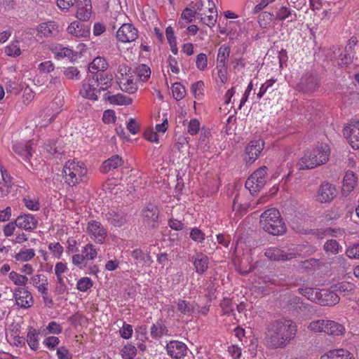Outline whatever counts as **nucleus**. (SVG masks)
Here are the masks:
<instances>
[{
	"mask_svg": "<svg viewBox=\"0 0 359 359\" xmlns=\"http://www.w3.org/2000/svg\"><path fill=\"white\" fill-rule=\"evenodd\" d=\"M108 67L106 60L101 57L95 58L90 64L88 69L90 74L104 72Z\"/></svg>",
	"mask_w": 359,
	"mask_h": 359,
	"instance_id": "35",
	"label": "nucleus"
},
{
	"mask_svg": "<svg viewBox=\"0 0 359 359\" xmlns=\"http://www.w3.org/2000/svg\"><path fill=\"white\" fill-rule=\"evenodd\" d=\"M177 310L184 315H191L194 306L191 303L184 299H179L177 303Z\"/></svg>",
	"mask_w": 359,
	"mask_h": 359,
	"instance_id": "40",
	"label": "nucleus"
},
{
	"mask_svg": "<svg viewBox=\"0 0 359 359\" xmlns=\"http://www.w3.org/2000/svg\"><path fill=\"white\" fill-rule=\"evenodd\" d=\"M105 219L112 226L121 227L128 222L129 216L122 210H111L105 214Z\"/></svg>",
	"mask_w": 359,
	"mask_h": 359,
	"instance_id": "13",
	"label": "nucleus"
},
{
	"mask_svg": "<svg viewBox=\"0 0 359 359\" xmlns=\"http://www.w3.org/2000/svg\"><path fill=\"white\" fill-rule=\"evenodd\" d=\"M169 330L162 320L154 323L150 329L151 336L154 339H158L163 336L169 335Z\"/></svg>",
	"mask_w": 359,
	"mask_h": 359,
	"instance_id": "32",
	"label": "nucleus"
},
{
	"mask_svg": "<svg viewBox=\"0 0 359 359\" xmlns=\"http://www.w3.org/2000/svg\"><path fill=\"white\" fill-rule=\"evenodd\" d=\"M123 359H133L137 354V348L130 344H126L121 351Z\"/></svg>",
	"mask_w": 359,
	"mask_h": 359,
	"instance_id": "43",
	"label": "nucleus"
},
{
	"mask_svg": "<svg viewBox=\"0 0 359 359\" xmlns=\"http://www.w3.org/2000/svg\"><path fill=\"white\" fill-rule=\"evenodd\" d=\"M36 219L31 214H25L18 216L15 221V225L27 231H32L36 228L37 226Z\"/></svg>",
	"mask_w": 359,
	"mask_h": 359,
	"instance_id": "19",
	"label": "nucleus"
},
{
	"mask_svg": "<svg viewBox=\"0 0 359 359\" xmlns=\"http://www.w3.org/2000/svg\"><path fill=\"white\" fill-rule=\"evenodd\" d=\"M58 359H72V355L65 346H61L57 350Z\"/></svg>",
	"mask_w": 359,
	"mask_h": 359,
	"instance_id": "63",
	"label": "nucleus"
},
{
	"mask_svg": "<svg viewBox=\"0 0 359 359\" xmlns=\"http://www.w3.org/2000/svg\"><path fill=\"white\" fill-rule=\"evenodd\" d=\"M332 288L344 296L352 294L355 288V285L351 282L342 281L334 284L332 286Z\"/></svg>",
	"mask_w": 359,
	"mask_h": 359,
	"instance_id": "33",
	"label": "nucleus"
},
{
	"mask_svg": "<svg viewBox=\"0 0 359 359\" xmlns=\"http://www.w3.org/2000/svg\"><path fill=\"white\" fill-rule=\"evenodd\" d=\"M86 261L82 252L81 254H76L72 256V263L80 269H83L86 266Z\"/></svg>",
	"mask_w": 359,
	"mask_h": 359,
	"instance_id": "55",
	"label": "nucleus"
},
{
	"mask_svg": "<svg viewBox=\"0 0 359 359\" xmlns=\"http://www.w3.org/2000/svg\"><path fill=\"white\" fill-rule=\"evenodd\" d=\"M196 14L197 13L194 9L185 8L181 14V18L186 20L187 23H190L193 21Z\"/></svg>",
	"mask_w": 359,
	"mask_h": 359,
	"instance_id": "53",
	"label": "nucleus"
},
{
	"mask_svg": "<svg viewBox=\"0 0 359 359\" xmlns=\"http://www.w3.org/2000/svg\"><path fill=\"white\" fill-rule=\"evenodd\" d=\"M189 260L193 263L198 274H203L208 268L209 259L203 253H196V255L190 257Z\"/></svg>",
	"mask_w": 359,
	"mask_h": 359,
	"instance_id": "18",
	"label": "nucleus"
},
{
	"mask_svg": "<svg viewBox=\"0 0 359 359\" xmlns=\"http://www.w3.org/2000/svg\"><path fill=\"white\" fill-rule=\"evenodd\" d=\"M93 283L88 277L80 278L76 283V288L81 292H86L93 287Z\"/></svg>",
	"mask_w": 359,
	"mask_h": 359,
	"instance_id": "48",
	"label": "nucleus"
},
{
	"mask_svg": "<svg viewBox=\"0 0 359 359\" xmlns=\"http://www.w3.org/2000/svg\"><path fill=\"white\" fill-rule=\"evenodd\" d=\"M37 31L43 36H51L57 32V25L53 21L43 22L39 25Z\"/></svg>",
	"mask_w": 359,
	"mask_h": 359,
	"instance_id": "30",
	"label": "nucleus"
},
{
	"mask_svg": "<svg viewBox=\"0 0 359 359\" xmlns=\"http://www.w3.org/2000/svg\"><path fill=\"white\" fill-rule=\"evenodd\" d=\"M87 232L93 240L99 243H103L107 237V230L97 221L88 223Z\"/></svg>",
	"mask_w": 359,
	"mask_h": 359,
	"instance_id": "11",
	"label": "nucleus"
},
{
	"mask_svg": "<svg viewBox=\"0 0 359 359\" xmlns=\"http://www.w3.org/2000/svg\"><path fill=\"white\" fill-rule=\"evenodd\" d=\"M336 292L333 289L331 291L327 290H320L318 304L329 306L337 304L339 303L340 298Z\"/></svg>",
	"mask_w": 359,
	"mask_h": 359,
	"instance_id": "21",
	"label": "nucleus"
},
{
	"mask_svg": "<svg viewBox=\"0 0 359 359\" xmlns=\"http://www.w3.org/2000/svg\"><path fill=\"white\" fill-rule=\"evenodd\" d=\"M323 249L329 255H336L341 251L342 247L336 240L330 239L324 244Z\"/></svg>",
	"mask_w": 359,
	"mask_h": 359,
	"instance_id": "38",
	"label": "nucleus"
},
{
	"mask_svg": "<svg viewBox=\"0 0 359 359\" xmlns=\"http://www.w3.org/2000/svg\"><path fill=\"white\" fill-rule=\"evenodd\" d=\"M304 245H299L297 248V251L301 250L305 248ZM264 255L270 260L273 261H287L300 256L299 252H287L278 248H269L266 250Z\"/></svg>",
	"mask_w": 359,
	"mask_h": 359,
	"instance_id": "6",
	"label": "nucleus"
},
{
	"mask_svg": "<svg viewBox=\"0 0 359 359\" xmlns=\"http://www.w3.org/2000/svg\"><path fill=\"white\" fill-rule=\"evenodd\" d=\"M68 34L76 38L87 37L89 30L78 21L72 22L67 29Z\"/></svg>",
	"mask_w": 359,
	"mask_h": 359,
	"instance_id": "25",
	"label": "nucleus"
},
{
	"mask_svg": "<svg viewBox=\"0 0 359 359\" xmlns=\"http://www.w3.org/2000/svg\"><path fill=\"white\" fill-rule=\"evenodd\" d=\"M330 155V149L327 144H321L306 151L299 160V170H310L326 163Z\"/></svg>",
	"mask_w": 359,
	"mask_h": 359,
	"instance_id": "2",
	"label": "nucleus"
},
{
	"mask_svg": "<svg viewBox=\"0 0 359 359\" xmlns=\"http://www.w3.org/2000/svg\"><path fill=\"white\" fill-rule=\"evenodd\" d=\"M30 283L38 289L39 292L42 291L41 290L42 287H48V280L46 277L42 274L35 275L32 277Z\"/></svg>",
	"mask_w": 359,
	"mask_h": 359,
	"instance_id": "42",
	"label": "nucleus"
},
{
	"mask_svg": "<svg viewBox=\"0 0 359 359\" xmlns=\"http://www.w3.org/2000/svg\"><path fill=\"white\" fill-rule=\"evenodd\" d=\"M196 65V67L201 71L204 70L207 67L208 59L205 53H200L197 55Z\"/></svg>",
	"mask_w": 359,
	"mask_h": 359,
	"instance_id": "57",
	"label": "nucleus"
},
{
	"mask_svg": "<svg viewBox=\"0 0 359 359\" xmlns=\"http://www.w3.org/2000/svg\"><path fill=\"white\" fill-rule=\"evenodd\" d=\"M267 167L262 166L255 170L246 180L245 187L252 194L257 193L266 183Z\"/></svg>",
	"mask_w": 359,
	"mask_h": 359,
	"instance_id": "5",
	"label": "nucleus"
},
{
	"mask_svg": "<svg viewBox=\"0 0 359 359\" xmlns=\"http://www.w3.org/2000/svg\"><path fill=\"white\" fill-rule=\"evenodd\" d=\"M81 252L83 254L87 261L94 259L97 255L96 248L90 243L86 245L81 250Z\"/></svg>",
	"mask_w": 359,
	"mask_h": 359,
	"instance_id": "44",
	"label": "nucleus"
},
{
	"mask_svg": "<svg viewBox=\"0 0 359 359\" xmlns=\"http://www.w3.org/2000/svg\"><path fill=\"white\" fill-rule=\"evenodd\" d=\"M190 237L194 241L198 243H202L205 240L204 233L196 227L191 230Z\"/></svg>",
	"mask_w": 359,
	"mask_h": 359,
	"instance_id": "54",
	"label": "nucleus"
},
{
	"mask_svg": "<svg viewBox=\"0 0 359 359\" xmlns=\"http://www.w3.org/2000/svg\"><path fill=\"white\" fill-rule=\"evenodd\" d=\"M133 330L132 325L123 323V327L120 329L119 333L121 337L128 339L131 337Z\"/></svg>",
	"mask_w": 359,
	"mask_h": 359,
	"instance_id": "59",
	"label": "nucleus"
},
{
	"mask_svg": "<svg viewBox=\"0 0 359 359\" xmlns=\"http://www.w3.org/2000/svg\"><path fill=\"white\" fill-rule=\"evenodd\" d=\"M230 54V48L228 46L222 45L218 50L217 61L227 62Z\"/></svg>",
	"mask_w": 359,
	"mask_h": 359,
	"instance_id": "51",
	"label": "nucleus"
},
{
	"mask_svg": "<svg viewBox=\"0 0 359 359\" xmlns=\"http://www.w3.org/2000/svg\"><path fill=\"white\" fill-rule=\"evenodd\" d=\"M173 97L177 100H182L186 95L184 87L180 83H175L172 86Z\"/></svg>",
	"mask_w": 359,
	"mask_h": 359,
	"instance_id": "45",
	"label": "nucleus"
},
{
	"mask_svg": "<svg viewBox=\"0 0 359 359\" xmlns=\"http://www.w3.org/2000/svg\"><path fill=\"white\" fill-rule=\"evenodd\" d=\"M337 195L336 187L328 182H323L319 187L316 196L317 201L320 203H330Z\"/></svg>",
	"mask_w": 359,
	"mask_h": 359,
	"instance_id": "10",
	"label": "nucleus"
},
{
	"mask_svg": "<svg viewBox=\"0 0 359 359\" xmlns=\"http://www.w3.org/2000/svg\"><path fill=\"white\" fill-rule=\"evenodd\" d=\"M131 257L137 261V264H140L143 265L144 263L151 261V256L149 254H144L141 249H135L131 253Z\"/></svg>",
	"mask_w": 359,
	"mask_h": 359,
	"instance_id": "39",
	"label": "nucleus"
},
{
	"mask_svg": "<svg viewBox=\"0 0 359 359\" xmlns=\"http://www.w3.org/2000/svg\"><path fill=\"white\" fill-rule=\"evenodd\" d=\"M346 255L351 259H359V243L353 245L346 250Z\"/></svg>",
	"mask_w": 359,
	"mask_h": 359,
	"instance_id": "64",
	"label": "nucleus"
},
{
	"mask_svg": "<svg viewBox=\"0 0 359 359\" xmlns=\"http://www.w3.org/2000/svg\"><path fill=\"white\" fill-rule=\"evenodd\" d=\"M299 293L313 302H318L320 290L313 287L299 288Z\"/></svg>",
	"mask_w": 359,
	"mask_h": 359,
	"instance_id": "36",
	"label": "nucleus"
},
{
	"mask_svg": "<svg viewBox=\"0 0 359 359\" xmlns=\"http://www.w3.org/2000/svg\"><path fill=\"white\" fill-rule=\"evenodd\" d=\"M357 177L352 171H347L344 177L342 194L344 196L349 194L355 188Z\"/></svg>",
	"mask_w": 359,
	"mask_h": 359,
	"instance_id": "26",
	"label": "nucleus"
},
{
	"mask_svg": "<svg viewBox=\"0 0 359 359\" xmlns=\"http://www.w3.org/2000/svg\"><path fill=\"white\" fill-rule=\"evenodd\" d=\"M326 323V332L325 333L332 336H339L342 335L345 332L344 327L334 320L325 319Z\"/></svg>",
	"mask_w": 359,
	"mask_h": 359,
	"instance_id": "28",
	"label": "nucleus"
},
{
	"mask_svg": "<svg viewBox=\"0 0 359 359\" xmlns=\"http://www.w3.org/2000/svg\"><path fill=\"white\" fill-rule=\"evenodd\" d=\"M136 74L142 81H146L150 77L151 70L147 65H140L136 69Z\"/></svg>",
	"mask_w": 359,
	"mask_h": 359,
	"instance_id": "47",
	"label": "nucleus"
},
{
	"mask_svg": "<svg viewBox=\"0 0 359 359\" xmlns=\"http://www.w3.org/2000/svg\"><path fill=\"white\" fill-rule=\"evenodd\" d=\"M137 29L130 23L123 24L116 32V38L122 43L133 42L137 39Z\"/></svg>",
	"mask_w": 359,
	"mask_h": 359,
	"instance_id": "8",
	"label": "nucleus"
},
{
	"mask_svg": "<svg viewBox=\"0 0 359 359\" xmlns=\"http://www.w3.org/2000/svg\"><path fill=\"white\" fill-rule=\"evenodd\" d=\"M264 143L262 140L251 141L245 148V160L247 163H252L258 158L264 149Z\"/></svg>",
	"mask_w": 359,
	"mask_h": 359,
	"instance_id": "12",
	"label": "nucleus"
},
{
	"mask_svg": "<svg viewBox=\"0 0 359 359\" xmlns=\"http://www.w3.org/2000/svg\"><path fill=\"white\" fill-rule=\"evenodd\" d=\"M259 224L264 231L272 235H281L286 231L280 212L276 208L265 210L260 216Z\"/></svg>",
	"mask_w": 359,
	"mask_h": 359,
	"instance_id": "3",
	"label": "nucleus"
},
{
	"mask_svg": "<svg viewBox=\"0 0 359 359\" xmlns=\"http://www.w3.org/2000/svg\"><path fill=\"white\" fill-rule=\"evenodd\" d=\"M158 214V209L155 205L151 203L147 204L142 210L144 223L151 228L156 227Z\"/></svg>",
	"mask_w": 359,
	"mask_h": 359,
	"instance_id": "14",
	"label": "nucleus"
},
{
	"mask_svg": "<svg viewBox=\"0 0 359 359\" xmlns=\"http://www.w3.org/2000/svg\"><path fill=\"white\" fill-rule=\"evenodd\" d=\"M165 350L169 356L174 359H182L187 353V346L180 341L172 340L166 344Z\"/></svg>",
	"mask_w": 359,
	"mask_h": 359,
	"instance_id": "9",
	"label": "nucleus"
},
{
	"mask_svg": "<svg viewBox=\"0 0 359 359\" xmlns=\"http://www.w3.org/2000/svg\"><path fill=\"white\" fill-rule=\"evenodd\" d=\"M297 330L296 323L290 319L273 320L266 327L264 344L271 349L284 348L294 338Z\"/></svg>",
	"mask_w": 359,
	"mask_h": 359,
	"instance_id": "1",
	"label": "nucleus"
},
{
	"mask_svg": "<svg viewBox=\"0 0 359 359\" xmlns=\"http://www.w3.org/2000/svg\"><path fill=\"white\" fill-rule=\"evenodd\" d=\"M13 296L17 305L20 308L27 309L31 307L34 304L32 294L25 288H15Z\"/></svg>",
	"mask_w": 359,
	"mask_h": 359,
	"instance_id": "15",
	"label": "nucleus"
},
{
	"mask_svg": "<svg viewBox=\"0 0 359 359\" xmlns=\"http://www.w3.org/2000/svg\"><path fill=\"white\" fill-rule=\"evenodd\" d=\"M9 278L16 285H25L28 281L27 277L23 275H20L15 271H11L9 273Z\"/></svg>",
	"mask_w": 359,
	"mask_h": 359,
	"instance_id": "49",
	"label": "nucleus"
},
{
	"mask_svg": "<svg viewBox=\"0 0 359 359\" xmlns=\"http://www.w3.org/2000/svg\"><path fill=\"white\" fill-rule=\"evenodd\" d=\"M23 201L25 205L30 210L36 211L40 208L39 203L35 199H32L29 197L24 198Z\"/></svg>",
	"mask_w": 359,
	"mask_h": 359,
	"instance_id": "62",
	"label": "nucleus"
},
{
	"mask_svg": "<svg viewBox=\"0 0 359 359\" xmlns=\"http://www.w3.org/2000/svg\"><path fill=\"white\" fill-rule=\"evenodd\" d=\"M76 17L80 20H88L91 15L92 6L90 0H76Z\"/></svg>",
	"mask_w": 359,
	"mask_h": 359,
	"instance_id": "17",
	"label": "nucleus"
},
{
	"mask_svg": "<svg viewBox=\"0 0 359 359\" xmlns=\"http://www.w3.org/2000/svg\"><path fill=\"white\" fill-rule=\"evenodd\" d=\"M39 333L33 327H29L27 334V341L32 350L36 351L39 348Z\"/></svg>",
	"mask_w": 359,
	"mask_h": 359,
	"instance_id": "37",
	"label": "nucleus"
},
{
	"mask_svg": "<svg viewBox=\"0 0 359 359\" xmlns=\"http://www.w3.org/2000/svg\"><path fill=\"white\" fill-rule=\"evenodd\" d=\"M325 319H318L311 321L309 325L308 329L313 332H326Z\"/></svg>",
	"mask_w": 359,
	"mask_h": 359,
	"instance_id": "41",
	"label": "nucleus"
},
{
	"mask_svg": "<svg viewBox=\"0 0 359 359\" xmlns=\"http://www.w3.org/2000/svg\"><path fill=\"white\" fill-rule=\"evenodd\" d=\"M123 158L118 155H114L103 162L100 170L103 173H107L109 171L116 169L123 165Z\"/></svg>",
	"mask_w": 359,
	"mask_h": 359,
	"instance_id": "24",
	"label": "nucleus"
},
{
	"mask_svg": "<svg viewBox=\"0 0 359 359\" xmlns=\"http://www.w3.org/2000/svg\"><path fill=\"white\" fill-rule=\"evenodd\" d=\"M48 249L55 258H60L64 251L63 247L60 243H50L48 245Z\"/></svg>",
	"mask_w": 359,
	"mask_h": 359,
	"instance_id": "52",
	"label": "nucleus"
},
{
	"mask_svg": "<svg viewBox=\"0 0 359 359\" xmlns=\"http://www.w3.org/2000/svg\"><path fill=\"white\" fill-rule=\"evenodd\" d=\"M87 172L84 163L75 160L68 161L63 167V178L67 184L74 187L83 181Z\"/></svg>",
	"mask_w": 359,
	"mask_h": 359,
	"instance_id": "4",
	"label": "nucleus"
},
{
	"mask_svg": "<svg viewBox=\"0 0 359 359\" xmlns=\"http://www.w3.org/2000/svg\"><path fill=\"white\" fill-rule=\"evenodd\" d=\"M319 86L318 79L311 74H306L301 79L299 83L300 88L306 93H312L315 91Z\"/></svg>",
	"mask_w": 359,
	"mask_h": 359,
	"instance_id": "22",
	"label": "nucleus"
},
{
	"mask_svg": "<svg viewBox=\"0 0 359 359\" xmlns=\"http://www.w3.org/2000/svg\"><path fill=\"white\" fill-rule=\"evenodd\" d=\"M101 90L97 86L96 81L93 77L89 74L86 79L83 81L82 87L80 90V94L86 98L92 100H97V94L100 93Z\"/></svg>",
	"mask_w": 359,
	"mask_h": 359,
	"instance_id": "7",
	"label": "nucleus"
},
{
	"mask_svg": "<svg viewBox=\"0 0 359 359\" xmlns=\"http://www.w3.org/2000/svg\"><path fill=\"white\" fill-rule=\"evenodd\" d=\"M5 53L7 55L11 57H18L21 54L20 48L18 46V42H13L5 48Z\"/></svg>",
	"mask_w": 359,
	"mask_h": 359,
	"instance_id": "50",
	"label": "nucleus"
},
{
	"mask_svg": "<svg viewBox=\"0 0 359 359\" xmlns=\"http://www.w3.org/2000/svg\"><path fill=\"white\" fill-rule=\"evenodd\" d=\"M297 19V14L291 8L287 6H281L276 11V20L277 21L294 22Z\"/></svg>",
	"mask_w": 359,
	"mask_h": 359,
	"instance_id": "23",
	"label": "nucleus"
},
{
	"mask_svg": "<svg viewBox=\"0 0 359 359\" xmlns=\"http://www.w3.org/2000/svg\"><path fill=\"white\" fill-rule=\"evenodd\" d=\"M46 330L49 334H59L62 332L61 325L55 321H51L46 327Z\"/></svg>",
	"mask_w": 359,
	"mask_h": 359,
	"instance_id": "58",
	"label": "nucleus"
},
{
	"mask_svg": "<svg viewBox=\"0 0 359 359\" xmlns=\"http://www.w3.org/2000/svg\"><path fill=\"white\" fill-rule=\"evenodd\" d=\"M96 81L97 86H98L101 91L107 90L111 86L113 80V76L110 73L104 72H95L90 74Z\"/></svg>",
	"mask_w": 359,
	"mask_h": 359,
	"instance_id": "20",
	"label": "nucleus"
},
{
	"mask_svg": "<svg viewBox=\"0 0 359 359\" xmlns=\"http://www.w3.org/2000/svg\"><path fill=\"white\" fill-rule=\"evenodd\" d=\"M118 83L121 89L128 93H134L137 90V86L130 77L126 76L123 78H118Z\"/></svg>",
	"mask_w": 359,
	"mask_h": 359,
	"instance_id": "34",
	"label": "nucleus"
},
{
	"mask_svg": "<svg viewBox=\"0 0 359 359\" xmlns=\"http://www.w3.org/2000/svg\"><path fill=\"white\" fill-rule=\"evenodd\" d=\"M203 86L204 83L202 81H198L191 85V91L195 97H199L203 95Z\"/></svg>",
	"mask_w": 359,
	"mask_h": 359,
	"instance_id": "61",
	"label": "nucleus"
},
{
	"mask_svg": "<svg viewBox=\"0 0 359 359\" xmlns=\"http://www.w3.org/2000/svg\"><path fill=\"white\" fill-rule=\"evenodd\" d=\"M35 255L34 250L33 249H27L24 251H21L17 253L15 258L17 261L20 262H27L31 260Z\"/></svg>",
	"mask_w": 359,
	"mask_h": 359,
	"instance_id": "46",
	"label": "nucleus"
},
{
	"mask_svg": "<svg viewBox=\"0 0 359 359\" xmlns=\"http://www.w3.org/2000/svg\"><path fill=\"white\" fill-rule=\"evenodd\" d=\"M200 129V122L196 119H191L187 126V133L191 135H195Z\"/></svg>",
	"mask_w": 359,
	"mask_h": 359,
	"instance_id": "56",
	"label": "nucleus"
},
{
	"mask_svg": "<svg viewBox=\"0 0 359 359\" xmlns=\"http://www.w3.org/2000/svg\"><path fill=\"white\" fill-rule=\"evenodd\" d=\"M344 135L348 138L353 148L359 149V120L346 126L344 129Z\"/></svg>",
	"mask_w": 359,
	"mask_h": 359,
	"instance_id": "16",
	"label": "nucleus"
},
{
	"mask_svg": "<svg viewBox=\"0 0 359 359\" xmlns=\"http://www.w3.org/2000/svg\"><path fill=\"white\" fill-rule=\"evenodd\" d=\"M13 151L25 161L32 156V147L29 143H17L13 146Z\"/></svg>",
	"mask_w": 359,
	"mask_h": 359,
	"instance_id": "31",
	"label": "nucleus"
},
{
	"mask_svg": "<svg viewBox=\"0 0 359 359\" xmlns=\"http://www.w3.org/2000/svg\"><path fill=\"white\" fill-rule=\"evenodd\" d=\"M104 100L108 101L111 104L129 105L132 103V99L122 94L110 95L109 93L104 95Z\"/></svg>",
	"mask_w": 359,
	"mask_h": 359,
	"instance_id": "27",
	"label": "nucleus"
},
{
	"mask_svg": "<svg viewBox=\"0 0 359 359\" xmlns=\"http://www.w3.org/2000/svg\"><path fill=\"white\" fill-rule=\"evenodd\" d=\"M321 359H355L353 355L347 350L335 349L327 352L321 356Z\"/></svg>",
	"mask_w": 359,
	"mask_h": 359,
	"instance_id": "29",
	"label": "nucleus"
},
{
	"mask_svg": "<svg viewBox=\"0 0 359 359\" xmlns=\"http://www.w3.org/2000/svg\"><path fill=\"white\" fill-rule=\"evenodd\" d=\"M64 74L69 79H79V71L75 67H69L65 69Z\"/></svg>",
	"mask_w": 359,
	"mask_h": 359,
	"instance_id": "60",
	"label": "nucleus"
}]
</instances>
